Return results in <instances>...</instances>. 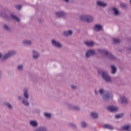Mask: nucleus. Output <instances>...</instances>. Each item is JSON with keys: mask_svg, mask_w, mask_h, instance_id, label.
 I'll use <instances>...</instances> for the list:
<instances>
[{"mask_svg": "<svg viewBox=\"0 0 131 131\" xmlns=\"http://www.w3.org/2000/svg\"><path fill=\"white\" fill-rule=\"evenodd\" d=\"M86 123L85 122H82L81 123V126L82 127H83V128H85V127H86Z\"/></svg>", "mask_w": 131, "mask_h": 131, "instance_id": "nucleus-33", "label": "nucleus"}, {"mask_svg": "<svg viewBox=\"0 0 131 131\" xmlns=\"http://www.w3.org/2000/svg\"><path fill=\"white\" fill-rule=\"evenodd\" d=\"M99 93L100 94V95H104V93H105V90L104 89H100L99 91Z\"/></svg>", "mask_w": 131, "mask_h": 131, "instance_id": "nucleus-34", "label": "nucleus"}, {"mask_svg": "<svg viewBox=\"0 0 131 131\" xmlns=\"http://www.w3.org/2000/svg\"><path fill=\"white\" fill-rule=\"evenodd\" d=\"M103 128H107L108 129H111V130H113L114 128L113 126L110 124H105L103 125Z\"/></svg>", "mask_w": 131, "mask_h": 131, "instance_id": "nucleus-19", "label": "nucleus"}, {"mask_svg": "<svg viewBox=\"0 0 131 131\" xmlns=\"http://www.w3.org/2000/svg\"><path fill=\"white\" fill-rule=\"evenodd\" d=\"M69 126L72 127V128H76V125L73 123H69Z\"/></svg>", "mask_w": 131, "mask_h": 131, "instance_id": "nucleus-28", "label": "nucleus"}, {"mask_svg": "<svg viewBox=\"0 0 131 131\" xmlns=\"http://www.w3.org/2000/svg\"><path fill=\"white\" fill-rule=\"evenodd\" d=\"M34 131H48V128L45 126H40L35 128Z\"/></svg>", "mask_w": 131, "mask_h": 131, "instance_id": "nucleus-10", "label": "nucleus"}, {"mask_svg": "<svg viewBox=\"0 0 131 131\" xmlns=\"http://www.w3.org/2000/svg\"><path fill=\"white\" fill-rule=\"evenodd\" d=\"M51 44L53 47L57 48V49H62V48H63V45L61 44L60 42H58L54 39L51 40Z\"/></svg>", "mask_w": 131, "mask_h": 131, "instance_id": "nucleus-5", "label": "nucleus"}, {"mask_svg": "<svg viewBox=\"0 0 131 131\" xmlns=\"http://www.w3.org/2000/svg\"><path fill=\"white\" fill-rule=\"evenodd\" d=\"M124 115V113L116 115V118H117V119L121 118V117H122Z\"/></svg>", "mask_w": 131, "mask_h": 131, "instance_id": "nucleus-30", "label": "nucleus"}, {"mask_svg": "<svg viewBox=\"0 0 131 131\" xmlns=\"http://www.w3.org/2000/svg\"><path fill=\"white\" fill-rule=\"evenodd\" d=\"M110 98H112V93L109 91H106L102 96L103 100L105 102H108Z\"/></svg>", "mask_w": 131, "mask_h": 131, "instance_id": "nucleus-4", "label": "nucleus"}, {"mask_svg": "<svg viewBox=\"0 0 131 131\" xmlns=\"http://www.w3.org/2000/svg\"><path fill=\"white\" fill-rule=\"evenodd\" d=\"M129 125H126L124 126H123L122 127V129H123V130H129Z\"/></svg>", "mask_w": 131, "mask_h": 131, "instance_id": "nucleus-24", "label": "nucleus"}, {"mask_svg": "<svg viewBox=\"0 0 131 131\" xmlns=\"http://www.w3.org/2000/svg\"><path fill=\"white\" fill-rule=\"evenodd\" d=\"M84 43L87 47H93L94 45V42L93 41H87L84 42Z\"/></svg>", "mask_w": 131, "mask_h": 131, "instance_id": "nucleus-22", "label": "nucleus"}, {"mask_svg": "<svg viewBox=\"0 0 131 131\" xmlns=\"http://www.w3.org/2000/svg\"><path fill=\"white\" fill-rule=\"evenodd\" d=\"M128 131H131V127H130H130H129V130Z\"/></svg>", "mask_w": 131, "mask_h": 131, "instance_id": "nucleus-46", "label": "nucleus"}, {"mask_svg": "<svg viewBox=\"0 0 131 131\" xmlns=\"http://www.w3.org/2000/svg\"><path fill=\"white\" fill-rule=\"evenodd\" d=\"M113 41L115 43H119V42H120V40L119 39H114Z\"/></svg>", "mask_w": 131, "mask_h": 131, "instance_id": "nucleus-35", "label": "nucleus"}, {"mask_svg": "<svg viewBox=\"0 0 131 131\" xmlns=\"http://www.w3.org/2000/svg\"><path fill=\"white\" fill-rule=\"evenodd\" d=\"M17 99H18V100H22V97L18 96Z\"/></svg>", "mask_w": 131, "mask_h": 131, "instance_id": "nucleus-42", "label": "nucleus"}, {"mask_svg": "<svg viewBox=\"0 0 131 131\" xmlns=\"http://www.w3.org/2000/svg\"><path fill=\"white\" fill-rule=\"evenodd\" d=\"M111 68L112 69V74H115L116 72H117V68H116V67H115V66H111Z\"/></svg>", "mask_w": 131, "mask_h": 131, "instance_id": "nucleus-17", "label": "nucleus"}, {"mask_svg": "<svg viewBox=\"0 0 131 131\" xmlns=\"http://www.w3.org/2000/svg\"><path fill=\"white\" fill-rule=\"evenodd\" d=\"M2 76H3V73H2V71L0 70V80L2 79Z\"/></svg>", "mask_w": 131, "mask_h": 131, "instance_id": "nucleus-41", "label": "nucleus"}, {"mask_svg": "<svg viewBox=\"0 0 131 131\" xmlns=\"http://www.w3.org/2000/svg\"><path fill=\"white\" fill-rule=\"evenodd\" d=\"M4 28L6 29V30H9V26L8 25H5Z\"/></svg>", "mask_w": 131, "mask_h": 131, "instance_id": "nucleus-38", "label": "nucleus"}, {"mask_svg": "<svg viewBox=\"0 0 131 131\" xmlns=\"http://www.w3.org/2000/svg\"><path fill=\"white\" fill-rule=\"evenodd\" d=\"M101 77L106 82H111V77L108 74L107 71H102L101 73Z\"/></svg>", "mask_w": 131, "mask_h": 131, "instance_id": "nucleus-2", "label": "nucleus"}, {"mask_svg": "<svg viewBox=\"0 0 131 131\" xmlns=\"http://www.w3.org/2000/svg\"><path fill=\"white\" fill-rule=\"evenodd\" d=\"M97 51L98 53H100V54L106 56L108 59H110L111 60H115V59H116V57H115L111 52H108V51H106L104 49H98Z\"/></svg>", "mask_w": 131, "mask_h": 131, "instance_id": "nucleus-1", "label": "nucleus"}, {"mask_svg": "<svg viewBox=\"0 0 131 131\" xmlns=\"http://www.w3.org/2000/svg\"><path fill=\"white\" fill-rule=\"evenodd\" d=\"M103 29V27L100 25H96L94 26V30L95 31H100Z\"/></svg>", "mask_w": 131, "mask_h": 131, "instance_id": "nucleus-16", "label": "nucleus"}, {"mask_svg": "<svg viewBox=\"0 0 131 131\" xmlns=\"http://www.w3.org/2000/svg\"><path fill=\"white\" fill-rule=\"evenodd\" d=\"M23 64H19L17 66V69L19 71H23Z\"/></svg>", "mask_w": 131, "mask_h": 131, "instance_id": "nucleus-26", "label": "nucleus"}, {"mask_svg": "<svg viewBox=\"0 0 131 131\" xmlns=\"http://www.w3.org/2000/svg\"><path fill=\"white\" fill-rule=\"evenodd\" d=\"M107 109L109 110L110 112H117V111H118V107L114 106H107Z\"/></svg>", "mask_w": 131, "mask_h": 131, "instance_id": "nucleus-9", "label": "nucleus"}, {"mask_svg": "<svg viewBox=\"0 0 131 131\" xmlns=\"http://www.w3.org/2000/svg\"><path fill=\"white\" fill-rule=\"evenodd\" d=\"M11 17L13 18V19H15L16 21H17V22H19L20 21V19H19V18H18V17L16 15H14L12 14Z\"/></svg>", "mask_w": 131, "mask_h": 131, "instance_id": "nucleus-29", "label": "nucleus"}, {"mask_svg": "<svg viewBox=\"0 0 131 131\" xmlns=\"http://www.w3.org/2000/svg\"><path fill=\"white\" fill-rule=\"evenodd\" d=\"M45 116L47 117V118H52V114L48 113H44Z\"/></svg>", "mask_w": 131, "mask_h": 131, "instance_id": "nucleus-27", "label": "nucleus"}, {"mask_svg": "<svg viewBox=\"0 0 131 131\" xmlns=\"http://www.w3.org/2000/svg\"><path fill=\"white\" fill-rule=\"evenodd\" d=\"M96 55V51L94 50H89L85 53L86 58H91L92 56Z\"/></svg>", "mask_w": 131, "mask_h": 131, "instance_id": "nucleus-7", "label": "nucleus"}, {"mask_svg": "<svg viewBox=\"0 0 131 131\" xmlns=\"http://www.w3.org/2000/svg\"><path fill=\"white\" fill-rule=\"evenodd\" d=\"M113 11L115 13V15H118L119 14L118 10H117L116 8H113Z\"/></svg>", "mask_w": 131, "mask_h": 131, "instance_id": "nucleus-32", "label": "nucleus"}, {"mask_svg": "<svg viewBox=\"0 0 131 131\" xmlns=\"http://www.w3.org/2000/svg\"><path fill=\"white\" fill-rule=\"evenodd\" d=\"M24 99H26L28 100L29 99V93H28V90L27 89H25L24 91Z\"/></svg>", "mask_w": 131, "mask_h": 131, "instance_id": "nucleus-15", "label": "nucleus"}, {"mask_svg": "<svg viewBox=\"0 0 131 131\" xmlns=\"http://www.w3.org/2000/svg\"><path fill=\"white\" fill-rule=\"evenodd\" d=\"M4 105L10 110H12V109H13V105H12L9 102H5Z\"/></svg>", "mask_w": 131, "mask_h": 131, "instance_id": "nucleus-20", "label": "nucleus"}, {"mask_svg": "<svg viewBox=\"0 0 131 131\" xmlns=\"http://www.w3.org/2000/svg\"><path fill=\"white\" fill-rule=\"evenodd\" d=\"M15 8L17 10H21L22 6L21 5H16L15 6Z\"/></svg>", "mask_w": 131, "mask_h": 131, "instance_id": "nucleus-36", "label": "nucleus"}, {"mask_svg": "<svg viewBox=\"0 0 131 131\" xmlns=\"http://www.w3.org/2000/svg\"><path fill=\"white\" fill-rule=\"evenodd\" d=\"M30 125L33 127H37L38 126V123L35 120H31L30 121Z\"/></svg>", "mask_w": 131, "mask_h": 131, "instance_id": "nucleus-14", "label": "nucleus"}, {"mask_svg": "<svg viewBox=\"0 0 131 131\" xmlns=\"http://www.w3.org/2000/svg\"><path fill=\"white\" fill-rule=\"evenodd\" d=\"M65 2H66L67 3H68V2H69V0H64Z\"/></svg>", "mask_w": 131, "mask_h": 131, "instance_id": "nucleus-45", "label": "nucleus"}, {"mask_svg": "<svg viewBox=\"0 0 131 131\" xmlns=\"http://www.w3.org/2000/svg\"><path fill=\"white\" fill-rule=\"evenodd\" d=\"M98 6H100V7H106L107 6V4L104 3L103 2L98 1L97 2Z\"/></svg>", "mask_w": 131, "mask_h": 131, "instance_id": "nucleus-21", "label": "nucleus"}, {"mask_svg": "<svg viewBox=\"0 0 131 131\" xmlns=\"http://www.w3.org/2000/svg\"><path fill=\"white\" fill-rule=\"evenodd\" d=\"M120 103L121 105H123V104H128V99L125 96H122L120 98Z\"/></svg>", "mask_w": 131, "mask_h": 131, "instance_id": "nucleus-8", "label": "nucleus"}, {"mask_svg": "<svg viewBox=\"0 0 131 131\" xmlns=\"http://www.w3.org/2000/svg\"><path fill=\"white\" fill-rule=\"evenodd\" d=\"M95 95H98V94H99V92H98V91H97V90H95Z\"/></svg>", "mask_w": 131, "mask_h": 131, "instance_id": "nucleus-43", "label": "nucleus"}, {"mask_svg": "<svg viewBox=\"0 0 131 131\" xmlns=\"http://www.w3.org/2000/svg\"><path fill=\"white\" fill-rule=\"evenodd\" d=\"M90 116L92 118H93V119H98V118H99V114L96 112H92Z\"/></svg>", "mask_w": 131, "mask_h": 131, "instance_id": "nucleus-12", "label": "nucleus"}, {"mask_svg": "<svg viewBox=\"0 0 131 131\" xmlns=\"http://www.w3.org/2000/svg\"><path fill=\"white\" fill-rule=\"evenodd\" d=\"M130 117H131V114H130Z\"/></svg>", "mask_w": 131, "mask_h": 131, "instance_id": "nucleus-48", "label": "nucleus"}, {"mask_svg": "<svg viewBox=\"0 0 131 131\" xmlns=\"http://www.w3.org/2000/svg\"><path fill=\"white\" fill-rule=\"evenodd\" d=\"M22 103L24 106H26V107H28L29 106V102H28V99L26 98H23Z\"/></svg>", "mask_w": 131, "mask_h": 131, "instance_id": "nucleus-18", "label": "nucleus"}, {"mask_svg": "<svg viewBox=\"0 0 131 131\" xmlns=\"http://www.w3.org/2000/svg\"><path fill=\"white\" fill-rule=\"evenodd\" d=\"M121 6L123 8H125V7H126L125 4H121Z\"/></svg>", "mask_w": 131, "mask_h": 131, "instance_id": "nucleus-40", "label": "nucleus"}, {"mask_svg": "<svg viewBox=\"0 0 131 131\" xmlns=\"http://www.w3.org/2000/svg\"><path fill=\"white\" fill-rule=\"evenodd\" d=\"M3 57V54L2 53H0V59Z\"/></svg>", "mask_w": 131, "mask_h": 131, "instance_id": "nucleus-44", "label": "nucleus"}, {"mask_svg": "<svg viewBox=\"0 0 131 131\" xmlns=\"http://www.w3.org/2000/svg\"><path fill=\"white\" fill-rule=\"evenodd\" d=\"M56 15L58 16V17H59L60 18L61 17H63V16H64V15H65V13H64V12H57V13H56Z\"/></svg>", "mask_w": 131, "mask_h": 131, "instance_id": "nucleus-25", "label": "nucleus"}, {"mask_svg": "<svg viewBox=\"0 0 131 131\" xmlns=\"http://www.w3.org/2000/svg\"><path fill=\"white\" fill-rule=\"evenodd\" d=\"M16 54H17V52L15 51H10L4 55V56L3 57V60H7V59H9V58H11V57L15 56Z\"/></svg>", "mask_w": 131, "mask_h": 131, "instance_id": "nucleus-3", "label": "nucleus"}, {"mask_svg": "<svg viewBox=\"0 0 131 131\" xmlns=\"http://www.w3.org/2000/svg\"><path fill=\"white\" fill-rule=\"evenodd\" d=\"M130 4H131V0H130Z\"/></svg>", "mask_w": 131, "mask_h": 131, "instance_id": "nucleus-47", "label": "nucleus"}, {"mask_svg": "<svg viewBox=\"0 0 131 131\" xmlns=\"http://www.w3.org/2000/svg\"><path fill=\"white\" fill-rule=\"evenodd\" d=\"M39 57V52L35 50H33V58L35 59V60L38 59Z\"/></svg>", "mask_w": 131, "mask_h": 131, "instance_id": "nucleus-11", "label": "nucleus"}, {"mask_svg": "<svg viewBox=\"0 0 131 131\" xmlns=\"http://www.w3.org/2000/svg\"><path fill=\"white\" fill-rule=\"evenodd\" d=\"M69 107L72 110H74V111H80V107L78 106H74L72 104H69Z\"/></svg>", "mask_w": 131, "mask_h": 131, "instance_id": "nucleus-13", "label": "nucleus"}, {"mask_svg": "<svg viewBox=\"0 0 131 131\" xmlns=\"http://www.w3.org/2000/svg\"><path fill=\"white\" fill-rule=\"evenodd\" d=\"M77 88V87L76 85H71V89H72V90H76Z\"/></svg>", "mask_w": 131, "mask_h": 131, "instance_id": "nucleus-37", "label": "nucleus"}, {"mask_svg": "<svg viewBox=\"0 0 131 131\" xmlns=\"http://www.w3.org/2000/svg\"><path fill=\"white\" fill-rule=\"evenodd\" d=\"M82 21H85L86 22H92L94 20L93 17L89 15H83L80 17Z\"/></svg>", "mask_w": 131, "mask_h": 131, "instance_id": "nucleus-6", "label": "nucleus"}, {"mask_svg": "<svg viewBox=\"0 0 131 131\" xmlns=\"http://www.w3.org/2000/svg\"><path fill=\"white\" fill-rule=\"evenodd\" d=\"M23 43H24V45H25L26 46H31V45H32V42H31V41L30 40H25L23 41Z\"/></svg>", "mask_w": 131, "mask_h": 131, "instance_id": "nucleus-23", "label": "nucleus"}, {"mask_svg": "<svg viewBox=\"0 0 131 131\" xmlns=\"http://www.w3.org/2000/svg\"><path fill=\"white\" fill-rule=\"evenodd\" d=\"M64 33H73V32L72 31H71V30H70V31H69L68 32H64Z\"/></svg>", "mask_w": 131, "mask_h": 131, "instance_id": "nucleus-39", "label": "nucleus"}, {"mask_svg": "<svg viewBox=\"0 0 131 131\" xmlns=\"http://www.w3.org/2000/svg\"><path fill=\"white\" fill-rule=\"evenodd\" d=\"M62 35L65 37H69V36H71V35H72V33H63Z\"/></svg>", "mask_w": 131, "mask_h": 131, "instance_id": "nucleus-31", "label": "nucleus"}]
</instances>
